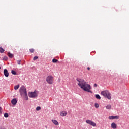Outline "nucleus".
Masks as SVG:
<instances>
[{"mask_svg": "<svg viewBox=\"0 0 129 129\" xmlns=\"http://www.w3.org/2000/svg\"><path fill=\"white\" fill-rule=\"evenodd\" d=\"M46 82H47L48 84H53V83H54V77H53V76H48L46 77Z\"/></svg>", "mask_w": 129, "mask_h": 129, "instance_id": "nucleus-3", "label": "nucleus"}, {"mask_svg": "<svg viewBox=\"0 0 129 129\" xmlns=\"http://www.w3.org/2000/svg\"><path fill=\"white\" fill-rule=\"evenodd\" d=\"M76 80L78 82V86H79V87H80L81 89H83L84 91H87V92H90V93H92V92L90 91L92 88L91 86L87 84V83H86V82L84 80H83V79L77 78Z\"/></svg>", "mask_w": 129, "mask_h": 129, "instance_id": "nucleus-1", "label": "nucleus"}, {"mask_svg": "<svg viewBox=\"0 0 129 129\" xmlns=\"http://www.w3.org/2000/svg\"><path fill=\"white\" fill-rule=\"evenodd\" d=\"M94 87H97V84H94Z\"/></svg>", "mask_w": 129, "mask_h": 129, "instance_id": "nucleus-28", "label": "nucleus"}, {"mask_svg": "<svg viewBox=\"0 0 129 129\" xmlns=\"http://www.w3.org/2000/svg\"><path fill=\"white\" fill-rule=\"evenodd\" d=\"M37 92H29L28 93V96L31 98H35V97H37Z\"/></svg>", "mask_w": 129, "mask_h": 129, "instance_id": "nucleus-5", "label": "nucleus"}, {"mask_svg": "<svg viewBox=\"0 0 129 129\" xmlns=\"http://www.w3.org/2000/svg\"><path fill=\"white\" fill-rule=\"evenodd\" d=\"M96 98H97V99H101V97H100V96L98 94L96 95Z\"/></svg>", "mask_w": 129, "mask_h": 129, "instance_id": "nucleus-15", "label": "nucleus"}, {"mask_svg": "<svg viewBox=\"0 0 129 129\" xmlns=\"http://www.w3.org/2000/svg\"><path fill=\"white\" fill-rule=\"evenodd\" d=\"M105 107H106V109H108V110H110V109H111L112 106H111V105H110V104H108V105H107L105 106Z\"/></svg>", "mask_w": 129, "mask_h": 129, "instance_id": "nucleus-12", "label": "nucleus"}, {"mask_svg": "<svg viewBox=\"0 0 129 129\" xmlns=\"http://www.w3.org/2000/svg\"><path fill=\"white\" fill-rule=\"evenodd\" d=\"M101 95H103V96H104L106 98H107L108 99H109L111 100V94L109 92V91L107 90L102 91L101 92Z\"/></svg>", "mask_w": 129, "mask_h": 129, "instance_id": "nucleus-2", "label": "nucleus"}, {"mask_svg": "<svg viewBox=\"0 0 129 129\" xmlns=\"http://www.w3.org/2000/svg\"><path fill=\"white\" fill-rule=\"evenodd\" d=\"M86 122L87 123V124H89V125L93 126V127H95V126H96V123H94L93 121L90 120H86Z\"/></svg>", "mask_w": 129, "mask_h": 129, "instance_id": "nucleus-6", "label": "nucleus"}, {"mask_svg": "<svg viewBox=\"0 0 129 129\" xmlns=\"http://www.w3.org/2000/svg\"><path fill=\"white\" fill-rule=\"evenodd\" d=\"M29 51L30 52V53H34L35 52V49L32 48L29 49Z\"/></svg>", "mask_w": 129, "mask_h": 129, "instance_id": "nucleus-21", "label": "nucleus"}, {"mask_svg": "<svg viewBox=\"0 0 129 129\" xmlns=\"http://www.w3.org/2000/svg\"><path fill=\"white\" fill-rule=\"evenodd\" d=\"M111 126L113 129H116L117 128V125H116L114 122L111 123Z\"/></svg>", "mask_w": 129, "mask_h": 129, "instance_id": "nucleus-8", "label": "nucleus"}, {"mask_svg": "<svg viewBox=\"0 0 129 129\" xmlns=\"http://www.w3.org/2000/svg\"><path fill=\"white\" fill-rule=\"evenodd\" d=\"M51 121L54 125H59V122L56 120L52 119Z\"/></svg>", "mask_w": 129, "mask_h": 129, "instance_id": "nucleus-9", "label": "nucleus"}, {"mask_svg": "<svg viewBox=\"0 0 129 129\" xmlns=\"http://www.w3.org/2000/svg\"><path fill=\"white\" fill-rule=\"evenodd\" d=\"M21 62H22V61L21 60H17V63L18 65H21Z\"/></svg>", "mask_w": 129, "mask_h": 129, "instance_id": "nucleus-25", "label": "nucleus"}, {"mask_svg": "<svg viewBox=\"0 0 129 129\" xmlns=\"http://www.w3.org/2000/svg\"><path fill=\"white\" fill-rule=\"evenodd\" d=\"M88 70H90V68L89 67L87 68Z\"/></svg>", "mask_w": 129, "mask_h": 129, "instance_id": "nucleus-29", "label": "nucleus"}, {"mask_svg": "<svg viewBox=\"0 0 129 129\" xmlns=\"http://www.w3.org/2000/svg\"><path fill=\"white\" fill-rule=\"evenodd\" d=\"M119 119V116H114V119Z\"/></svg>", "mask_w": 129, "mask_h": 129, "instance_id": "nucleus-24", "label": "nucleus"}, {"mask_svg": "<svg viewBox=\"0 0 129 129\" xmlns=\"http://www.w3.org/2000/svg\"><path fill=\"white\" fill-rule=\"evenodd\" d=\"M0 52L1 53H4V52H5V49H3L2 47H0Z\"/></svg>", "mask_w": 129, "mask_h": 129, "instance_id": "nucleus-20", "label": "nucleus"}, {"mask_svg": "<svg viewBox=\"0 0 129 129\" xmlns=\"http://www.w3.org/2000/svg\"><path fill=\"white\" fill-rule=\"evenodd\" d=\"M4 116V117H6V118L9 117V114H8V113H5Z\"/></svg>", "mask_w": 129, "mask_h": 129, "instance_id": "nucleus-19", "label": "nucleus"}, {"mask_svg": "<svg viewBox=\"0 0 129 129\" xmlns=\"http://www.w3.org/2000/svg\"><path fill=\"white\" fill-rule=\"evenodd\" d=\"M11 73L12 74H13V75H17V72H16V71H14V70H12L11 71Z\"/></svg>", "mask_w": 129, "mask_h": 129, "instance_id": "nucleus-16", "label": "nucleus"}, {"mask_svg": "<svg viewBox=\"0 0 129 129\" xmlns=\"http://www.w3.org/2000/svg\"><path fill=\"white\" fill-rule=\"evenodd\" d=\"M8 56L9 57V58H13V57H14V55H13V54H12L11 53H8Z\"/></svg>", "mask_w": 129, "mask_h": 129, "instance_id": "nucleus-14", "label": "nucleus"}, {"mask_svg": "<svg viewBox=\"0 0 129 129\" xmlns=\"http://www.w3.org/2000/svg\"><path fill=\"white\" fill-rule=\"evenodd\" d=\"M17 99H13L11 100V103L13 105H16V104H17Z\"/></svg>", "mask_w": 129, "mask_h": 129, "instance_id": "nucleus-10", "label": "nucleus"}, {"mask_svg": "<svg viewBox=\"0 0 129 129\" xmlns=\"http://www.w3.org/2000/svg\"><path fill=\"white\" fill-rule=\"evenodd\" d=\"M19 87H20V85H17L16 86H14L15 90H18V89H19Z\"/></svg>", "mask_w": 129, "mask_h": 129, "instance_id": "nucleus-13", "label": "nucleus"}, {"mask_svg": "<svg viewBox=\"0 0 129 129\" xmlns=\"http://www.w3.org/2000/svg\"><path fill=\"white\" fill-rule=\"evenodd\" d=\"M23 96H24V97L25 98V100H28V95L27 94V93L23 95Z\"/></svg>", "mask_w": 129, "mask_h": 129, "instance_id": "nucleus-17", "label": "nucleus"}, {"mask_svg": "<svg viewBox=\"0 0 129 129\" xmlns=\"http://www.w3.org/2000/svg\"><path fill=\"white\" fill-rule=\"evenodd\" d=\"M94 106L96 108H98L99 107V104L98 103H95Z\"/></svg>", "mask_w": 129, "mask_h": 129, "instance_id": "nucleus-18", "label": "nucleus"}, {"mask_svg": "<svg viewBox=\"0 0 129 129\" xmlns=\"http://www.w3.org/2000/svg\"><path fill=\"white\" fill-rule=\"evenodd\" d=\"M19 92H20V95L21 96H23L25 94H27V90L26 89L25 86H22L20 87V88L19 89Z\"/></svg>", "mask_w": 129, "mask_h": 129, "instance_id": "nucleus-4", "label": "nucleus"}, {"mask_svg": "<svg viewBox=\"0 0 129 129\" xmlns=\"http://www.w3.org/2000/svg\"><path fill=\"white\" fill-rule=\"evenodd\" d=\"M36 109L37 111H39V110H41V107L38 106L36 107Z\"/></svg>", "mask_w": 129, "mask_h": 129, "instance_id": "nucleus-22", "label": "nucleus"}, {"mask_svg": "<svg viewBox=\"0 0 129 129\" xmlns=\"http://www.w3.org/2000/svg\"><path fill=\"white\" fill-rule=\"evenodd\" d=\"M0 69H1V67H0Z\"/></svg>", "mask_w": 129, "mask_h": 129, "instance_id": "nucleus-30", "label": "nucleus"}, {"mask_svg": "<svg viewBox=\"0 0 129 129\" xmlns=\"http://www.w3.org/2000/svg\"><path fill=\"white\" fill-rule=\"evenodd\" d=\"M60 115L62 117L66 116V115H67V112L65 111H62L60 112Z\"/></svg>", "mask_w": 129, "mask_h": 129, "instance_id": "nucleus-11", "label": "nucleus"}, {"mask_svg": "<svg viewBox=\"0 0 129 129\" xmlns=\"http://www.w3.org/2000/svg\"><path fill=\"white\" fill-rule=\"evenodd\" d=\"M58 61V60L57 59H52V62L53 63H57Z\"/></svg>", "mask_w": 129, "mask_h": 129, "instance_id": "nucleus-23", "label": "nucleus"}, {"mask_svg": "<svg viewBox=\"0 0 129 129\" xmlns=\"http://www.w3.org/2000/svg\"><path fill=\"white\" fill-rule=\"evenodd\" d=\"M39 57H38V56H35L34 58H33V60L34 61H35V60H37V59H38Z\"/></svg>", "mask_w": 129, "mask_h": 129, "instance_id": "nucleus-27", "label": "nucleus"}, {"mask_svg": "<svg viewBox=\"0 0 129 129\" xmlns=\"http://www.w3.org/2000/svg\"><path fill=\"white\" fill-rule=\"evenodd\" d=\"M109 119H114V116H109Z\"/></svg>", "mask_w": 129, "mask_h": 129, "instance_id": "nucleus-26", "label": "nucleus"}, {"mask_svg": "<svg viewBox=\"0 0 129 129\" xmlns=\"http://www.w3.org/2000/svg\"><path fill=\"white\" fill-rule=\"evenodd\" d=\"M4 74L5 76V77H9V72L8 71V70L4 69Z\"/></svg>", "mask_w": 129, "mask_h": 129, "instance_id": "nucleus-7", "label": "nucleus"}]
</instances>
